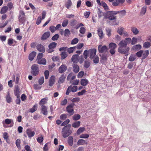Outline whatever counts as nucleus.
<instances>
[{
    "mask_svg": "<svg viewBox=\"0 0 151 151\" xmlns=\"http://www.w3.org/2000/svg\"><path fill=\"white\" fill-rule=\"evenodd\" d=\"M71 127L70 124L65 126L62 129V134L63 136L64 137H66L70 135L72 133V131L70 129Z\"/></svg>",
    "mask_w": 151,
    "mask_h": 151,
    "instance_id": "nucleus-1",
    "label": "nucleus"
},
{
    "mask_svg": "<svg viewBox=\"0 0 151 151\" xmlns=\"http://www.w3.org/2000/svg\"><path fill=\"white\" fill-rule=\"evenodd\" d=\"M149 54L148 50H141L136 53V55L138 58L141 57L142 60L146 58Z\"/></svg>",
    "mask_w": 151,
    "mask_h": 151,
    "instance_id": "nucleus-2",
    "label": "nucleus"
},
{
    "mask_svg": "<svg viewBox=\"0 0 151 151\" xmlns=\"http://www.w3.org/2000/svg\"><path fill=\"white\" fill-rule=\"evenodd\" d=\"M78 90V87L76 86H70L67 88L66 92V95H68L70 92H75Z\"/></svg>",
    "mask_w": 151,
    "mask_h": 151,
    "instance_id": "nucleus-3",
    "label": "nucleus"
},
{
    "mask_svg": "<svg viewBox=\"0 0 151 151\" xmlns=\"http://www.w3.org/2000/svg\"><path fill=\"white\" fill-rule=\"evenodd\" d=\"M32 74L36 76L38 74L39 72V70L38 65L36 64H34L31 67Z\"/></svg>",
    "mask_w": 151,
    "mask_h": 151,
    "instance_id": "nucleus-4",
    "label": "nucleus"
},
{
    "mask_svg": "<svg viewBox=\"0 0 151 151\" xmlns=\"http://www.w3.org/2000/svg\"><path fill=\"white\" fill-rule=\"evenodd\" d=\"M19 21L21 23H23L25 21V15L24 13L22 11H20L19 16Z\"/></svg>",
    "mask_w": 151,
    "mask_h": 151,
    "instance_id": "nucleus-5",
    "label": "nucleus"
},
{
    "mask_svg": "<svg viewBox=\"0 0 151 151\" xmlns=\"http://www.w3.org/2000/svg\"><path fill=\"white\" fill-rule=\"evenodd\" d=\"M129 50V47H119L118 48V52L121 53L125 54L127 53Z\"/></svg>",
    "mask_w": 151,
    "mask_h": 151,
    "instance_id": "nucleus-6",
    "label": "nucleus"
},
{
    "mask_svg": "<svg viewBox=\"0 0 151 151\" xmlns=\"http://www.w3.org/2000/svg\"><path fill=\"white\" fill-rule=\"evenodd\" d=\"M98 50L99 53H106L108 50V48L106 45H100L98 46Z\"/></svg>",
    "mask_w": 151,
    "mask_h": 151,
    "instance_id": "nucleus-7",
    "label": "nucleus"
},
{
    "mask_svg": "<svg viewBox=\"0 0 151 151\" xmlns=\"http://www.w3.org/2000/svg\"><path fill=\"white\" fill-rule=\"evenodd\" d=\"M96 50L95 49H91L89 50V57L90 59H92L96 56Z\"/></svg>",
    "mask_w": 151,
    "mask_h": 151,
    "instance_id": "nucleus-8",
    "label": "nucleus"
},
{
    "mask_svg": "<svg viewBox=\"0 0 151 151\" xmlns=\"http://www.w3.org/2000/svg\"><path fill=\"white\" fill-rule=\"evenodd\" d=\"M73 105L72 104H70L67 106L66 108V111L70 114V115H73L74 113V109H73Z\"/></svg>",
    "mask_w": 151,
    "mask_h": 151,
    "instance_id": "nucleus-9",
    "label": "nucleus"
},
{
    "mask_svg": "<svg viewBox=\"0 0 151 151\" xmlns=\"http://www.w3.org/2000/svg\"><path fill=\"white\" fill-rule=\"evenodd\" d=\"M67 69V67L64 64L61 65L59 68L58 71L60 73H63L66 71Z\"/></svg>",
    "mask_w": 151,
    "mask_h": 151,
    "instance_id": "nucleus-10",
    "label": "nucleus"
},
{
    "mask_svg": "<svg viewBox=\"0 0 151 151\" xmlns=\"http://www.w3.org/2000/svg\"><path fill=\"white\" fill-rule=\"evenodd\" d=\"M2 123L4 124H4H11V127L13 126L14 122L13 120L12 119H6L4 121H3Z\"/></svg>",
    "mask_w": 151,
    "mask_h": 151,
    "instance_id": "nucleus-11",
    "label": "nucleus"
},
{
    "mask_svg": "<svg viewBox=\"0 0 151 151\" xmlns=\"http://www.w3.org/2000/svg\"><path fill=\"white\" fill-rule=\"evenodd\" d=\"M26 133L27 134L28 137L31 138L34 136L35 134V132L32 131L30 129H27L26 130Z\"/></svg>",
    "mask_w": 151,
    "mask_h": 151,
    "instance_id": "nucleus-12",
    "label": "nucleus"
},
{
    "mask_svg": "<svg viewBox=\"0 0 151 151\" xmlns=\"http://www.w3.org/2000/svg\"><path fill=\"white\" fill-rule=\"evenodd\" d=\"M37 49L39 51L42 52H44L45 51V49L43 45L41 44L38 45L37 46Z\"/></svg>",
    "mask_w": 151,
    "mask_h": 151,
    "instance_id": "nucleus-13",
    "label": "nucleus"
},
{
    "mask_svg": "<svg viewBox=\"0 0 151 151\" xmlns=\"http://www.w3.org/2000/svg\"><path fill=\"white\" fill-rule=\"evenodd\" d=\"M65 78L66 76L64 74H62L59 78L58 83L59 84H61L63 83Z\"/></svg>",
    "mask_w": 151,
    "mask_h": 151,
    "instance_id": "nucleus-14",
    "label": "nucleus"
},
{
    "mask_svg": "<svg viewBox=\"0 0 151 151\" xmlns=\"http://www.w3.org/2000/svg\"><path fill=\"white\" fill-rule=\"evenodd\" d=\"M79 56L78 55H73L71 58V60L74 63H77L79 61Z\"/></svg>",
    "mask_w": 151,
    "mask_h": 151,
    "instance_id": "nucleus-15",
    "label": "nucleus"
},
{
    "mask_svg": "<svg viewBox=\"0 0 151 151\" xmlns=\"http://www.w3.org/2000/svg\"><path fill=\"white\" fill-rule=\"evenodd\" d=\"M73 70L75 73H77L79 71V67L78 65L75 64H73Z\"/></svg>",
    "mask_w": 151,
    "mask_h": 151,
    "instance_id": "nucleus-16",
    "label": "nucleus"
},
{
    "mask_svg": "<svg viewBox=\"0 0 151 151\" xmlns=\"http://www.w3.org/2000/svg\"><path fill=\"white\" fill-rule=\"evenodd\" d=\"M41 112L44 115H46L47 114V107L45 105H42L41 106Z\"/></svg>",
    "mask_w": 151,
    "mask_h": 151,
    "instance_id": "nucleus-17",
    "label": "nucleus"
},
{
    "mask_svg": "<svg viewBox=\"0 0 151 151\" xmlns=\"http://www.w3.org/2000/svg\"><path fill=\"white\" fill-rule=\"evenodd\" d=\"M55 81V77L54 76H51L49 81V85L51 86L53 85Z\"/></svg>",
    "mask_w": 151,
    "mask_h": 151,
    "instance_id": "nucleus-18",
    "label": "nucleus"
},
{
    "mask_svg": "<svg viewBox=\"0 0 151 151\" xmlns=\"http://www.w3.org/2000/svg\"><path fill=\"white\" fill-rule=\"evenodd\" d=\"M50 35V32H45L41 38L42 40H44L46 39L49 37Z\"/></svg>",
    "mask_w": 151,
    "mask_h": 151,
    "instance_id": "nucleus-19",
    "label": "nucleus"
},
{
    "mask_svg": "<svg viewBox=\"0 0 151 151\" xmlns=\"http://www.w3.org/2000/svg\"><path fill=\"white\" fill-rule=\"evenodd\" d=\"M131 31L134 35H137L139 33L138 29L134 27H131Z\"/></svg>",
    "mask_w": 151,
    "mask_h": 151,
    "instance_id": "nucleus-20",
    "label": "nucleus"
},
{
    "mask_svg": "<svg viewBox=\"0 0 151 151\" xmlns=\"http://www.w3.org/2000/svg\"><path fill=\"white\" fill-rule=\"evenodd\" d=\"M142 48V47L141 45L138 44L134 45L132 48V49L135 51H137L141 49Z\"/></svg>",
    "mask_w": 151,
    "mask_h": 151,
    "instance_id": "nucleus-21",
    "label": "nucleus"
},
{
    "mask_svg": "<svg viewBox=\"0 0 151 151\" xmlns=\"http://www.w3.org/2000/svg\"><path fill=\"white\" fill-rule=\"evenodd\" d=\"M73 137L72 136H69L68 138V142L70 146H72L73 144Z\"/></svg>",
    "mask_w": 151,
    "mask_h": 151,
    "instance_id": "nucleus-22",
    "label": "nucleus"
},
{
    "mask_svg": "<svg viewBox=\"0 0 151 151\" xmlns=\"http://www.w3.org/2000/svg\"><path fill=\"white\" fill-rule=\"evenodd\" d=\"M98 34L101 39H102L104 36L102 29L101 28H99L98 30Z\"/></svg>",
    "mask_w": 151,
    "mask_h": 151,
    "instance_id": "nucleus-23",
    "label": "nucleus"
},
{
    "mask_svg": "<svg viewBox=\"0 0 151 151\" xmlns=\"http://www.w3.org/2000/svg\"><path fill=\"white\" fill-rule=\"evenodd\" d=\"M80 82L81 85L85 86L88 84V81L87 79L86 78H83L81 79Z\"/></svg>",
    "mask_w": 151,
    "mask_h": 151,
    "instance_id": "nucleus-24",
    "label": "nucleus"
},
{
    "mask_svg": "<svg viewBox=\"0 0 151 151\" xmlns=\"http://www.w3.org/2000/svg\"><path fill=\"white\" fill-rule=\"evenodd\" d=\"M36 55V52L33 51L30 54L29 56V59L31 61L32 60Z\"/></svg>",
    "mask_w": 151,
    "mask_h": 151,
    "instance_id": "nucleus-25",
    "label": "nucleus"
},
{
    "mask_svg": "<svg viewBox=\"0 0 151 151\" xmlns=\"http://www.w3.org/2000/svg\"><path fill=\"white\" fill-rule=\"evenodd\" d=\"M86 144V142L83 139H79L77 142V145H84Z\"/></svg>",
    "mask_w": 151,
    "mask_h": 151,
    "instance_id": "nucleus-26",
    "label": "nucleus"
},
{
    "mask_svg": "<svg viewBox=\"0 0 151 151\" xmlns=\"http://www.w3.org/2000/svg\"><path fill=\"white\" fill-rule=\"evenodd\" d=\"M37 61V63L40 64L45 65L46 63V60L44 58L40 59Z\"/></svg>",
    "mask_w": 151,
    "mask_h": 151,
    "instance_id": "nucleus-27",
    "label": "nucleus"
},
{
    "mask_svg": "<svg viewBox=\"0 0 151 151\" xmlns=\"http://www.w3.org/2000/svg\"><path fill=\"white\" fill-rule=\"evenodd\" d=\"M124 31V28L121 27H119L117 30V33L120 35H122V33Z\"/></svg>",
    "mask_w": 151,
    "mask_h": 151,
    "instance_id": "nucleus-28",
    "label": "nucleus"
},
{
    "mask_svg": "<svg viewBox=\"0 0 151 151\" xmlns=\"http://www.w3.org/2000/svg\"><path fill=\"white\" fill-rule=\"evenodd\" d=\"M92 60L94 63L97 64L99 62V57L98 55H96L92 59H91Z\"/></svg>",
    "mask_w": 151,
    "mask_h": 151,
    "instance_id": "nucleus-29",
    "label": "nucleus"
},
{
    "mask_svg": "<svg viewBox=\"0 0 151 151\" xmlns=\"http://www.w3.org/2000/svg\"><path fill=\"white\" fill-rule=\"evenodd\" d=\"M6 99L7 102L8 103H10L12 101V99L9 95V91H8L7 92V95L6 96Z\"/></svg>",
    "mask_w": 151,
    "mask_h": 151,
    "instance_id": "nucleus-30",
    "label": "nucleus"
},
{
    "mask_svg": "<svg viewBox=\"0 0 151 151\" xmlns=\"http://www.w3.org/2000/svg\"><path fill=\"white\" fill-rule=\"evenodd\" d=\"M19 87L18 86H16L15 90H14V93L17 97L19 96Z\"/></svg>",
    "mask_w": 151,
    "mask_h": 151,
    "instance_id": "nucleus-31",
    "label": "nucleus"
},
{
    "mask_svg": "<svg viewBox=\"0 0 151 151\" xmlns=\"http://www.w3.org/2000/svg\"><path fill=\"white\" fill-rule=\"evenodd\" d=\"M109 48L110 49H115L117 47L116 44L114 43H110L109 45Z\"/></svg>",
    "mask_w": 151,
    "mask_h": 151,
    "instance_id": "nucleus-32",
    "label": "nucleus"
},
{
    "mask_svg": "<svg viewBox=\"0 0 151 151\" xmlns=\"http://www.w3.org/2000/svg\"><path fill=\"white\" fill-rule=\"evenodd\" d=\"M80 122L79 121H77L75 122L72 124V126L75 128L78 127L80 125Z\"/></svg>",
    "mask_w": 151,
    "mask_h": 151,
    "instance_id": "nucleus-33",
    "label": "nucleus"
},
{
    "mask_svg": "<svg viewBox=\"0 0 151 151\" xmlns=\"http://www.w3.org/2000/svg\"><path fill=\"white\" fill-rule=\"evenodd\" d=\"M151 46L150 43L148 42H144L143 44V47L145 48H149Z\"/></svg>",
    "mask_w": 151,
    "mask_h": 151,
    "instance_id": "nucleus-34",
    "label": "nucleus"
},
{
    "mask_svg": "<svg viewBox=\"0 0 151 151\" xmlns=\"http://www.w3.org/2000/svg\"><path fill=\"white\" fill-rule=\"evenodd\" d=\"M126 11L124 10H122L119 12V16L120 17H123L126 14Z\"/></svg>",
    "mask_w": 151,
    "mask_h": 151,
    "instance_id": "nucleus-35",
    "label": "nucleus"
},
{
    "mask_svg": "<svg viewBox=\"0 0 151 151\" xmlns=\"http://www.w3.org/2000/svg\"><path fill=\"white\" fill-rule=\"evenodd\" d=\"M8 9V7L6 6L3 7L1 9L0 13L2 14H4L6 13Z\"/></svg>",
    "mask_w": 151,
    "mask_h": 151,
    "instance_id": "nucleus-36",
    "label": "nucleus"
},
{
    "mask_svg": "<svg viewBox=\"0 0 151 151\" xmlns=\"http://www.w3.org/2000/svg\"><path fill=\"white\" fill-rule=\"evenodd\" d=\"M85 130V129L84 127H80L77 130V133L78 134H79L84 131Z\"/></svg>",
    "mask_w": 151,
    "mask_h": 151,
    "instance_id": "nucleus-37",
    "label": "nucleus"
},
{
    "mask_svg": "<svg viewBox=\"0 0 151 151\" xmlns=\"http://www.w3.org/2000/svg\"><path fill=\"white\" fill-rule=\"evenodd\" d=\"M124 41L125 44L127 45L128 43H130L132 41L131 38L130 37L126 38L124 40H123Z\"/></svg>",
    "mask_w": 151,
    "mask_h": 151,
    "instance_id": "nucleus-38",
    "label": "nucleus"
},
{
    "mask_svg": "<svg viewBox=\"0 0 151 151\" xmlns=\"http://www.w3.org/2000/svg\"><path fill=\"white\" fill-rule=\"evenodd\" d=\"M76 48V47H70L68 49V52L69 54L73 52Z\"/></svg>",
    "mask_w": 151,
    "mask_h": 151,
    "instance_id": "nucleus-39",
    "label": "nucleus"
},
{
    "mask_svg": "<svg viewBox=\"0 0 151 151\" xmlns=\"http://www.w3.org/2000/svg\"><path fill=\"white\" fill-rule=\"evenodd\" d=\"M89 137V135L87 134H81L79 138H81L86 139L88 138Z\"/></svg>",
    "mask_w": 151,
    "mask_h": 151,
    "instance_id": "nucleus-40",
    "label": "nucleus"
},
{
    "mask_svg": "<svg viewBox=\"0 0 151 151\" xmlns=\"http://www.w3.org/2000/svg\"><path fill=\"white\" fill-rule=\"evenodd\" d=\"M107 60V58L106 55H102L101 56V63H104Z\"/></svg>",
    "mask_w": 151,
    "mask_h": 151,
    "instance_id": "nucleus-41",
    "label": "nucleus"
},
{
    "mask_svg": "<svg viewBox=\"0 0 151 151\" xmlns=\"http://www.w3.org/2000/svg\"><path fill=\"white\" fill-rule=\"evenodd\" d=\"M57 44L55 42H52L49 45V47L50 49L54 48L56 46Z\"/></svg>",
    "mask_w": 151,
    "mask_h": 151,
    "instance_id": "nucleus-42",
    "label": "nucleus"
},
{
    "mask_svg": "<svg viewBox=\"0 0 151 151\" xmlns=\"http://www.w3.org/2000/svg\"><path fill=\"white\" fill-rule=\"evenodd\" d=\"M81 117L78 114H76L73 116V118L74 120H77Z\"/></svg>",
    "mask_w": 151,
    "mask_h": 151,
    "instance_id": "nucleus-43",
    "label": "nucleus"
},
{
    "mask_svg": "<svg viewBox=\"0 0 151 151\" xmlns=\"http://www.w3.org/2000/svg\"><path fill=\"white\" fill-rule=\"evenodd\" d=\"M72 4V3L71 0H68L66 4V7L67 8L69 9Z\"/></svg>",
    "mask_w": 151,
    "mask_h": 151,
    "instance_id": "nucleus-44",
    "label": "nucleus"
},
{
    "mask_svg": "<svg viewBox=\"0 0 151 151\" xmlns=\"http://www.w3.org/2000/svg\"><path fill=\"white\" fill-rule=\"evenodd\" d=\"M83 56L85 59H87L88 57V55L89 56V50H85L83 52Z\"/></svg>",
    "mask_w": 151,
    "mask_h": 151,
    "instance_id": "nucleus-45",
    "label": "nucleus"
},
{
    "mask_svg": "<svg viewBox=\"0 0 151 151\" xmlns=\"http://www.w3.org/2000/svg\"><path fill=\"white\" fill-rule=\"evenodd\" d=\"M124 41L123 40L121 41L119 43L118 45L119 47H126L127 45L125 44Z\"/></svg>",
    "mask_w": 151,
    "mask_h": 151,
    "instance_id": "nucleus-46",
    "label": "nucleus"
},
{
    "mask_svg": "<svg viewBox=\"0 0 151 151\" xmlns=\"http://www.w3.org/2000/svg\"><path fill=\"white\" fill-rule=\"evenodd\" d=\"M70 32L69 29H65L64 31V35L65 36H68L70 34Z\"/></svg>",
    "mask_w": 151,
    "mask_h": 151,
    "instance_id": "nucleus-47",
    "label": "nucleus"
},
{
    "mask_svg": "<svg viewBox=\"0 0 151 151\" xmlns=\"http://www.w3.org/2000/svg\"><path fill=\"white\" fill-rule=\"evenodd\" d=\"M61 58L62 59H64L67 56V54L66 52H63L61 54Z\"/></svg>",
    "mask_w": 151,
    "mask_h": 151,
    "instance_id": "nucleus-48",
    "label": "nucleus"
},
{
    "mask_svg": "<svg viewBox=\"0 0 151 151\" xmlns=\"http://www.w3.org/2000/svg\"><path fill=\"white\" fill-rule=\"evenodd\" d=\"M100 5L102 6L107 11L108 10V6L106 4L105 2H102L101 3V5Z\"/></svg>",
    "mask_w": 151,
    "mask_h": 151,
    "instance_id": "nucleus-49",
    "label": "nucleus"
},
{
    "mask_svg": "<svg viewBox=\"0 0 151 151\" xmlns=\"http://www.w3.org/2000/svg\"><path fill=\"white\" fill-rule=\"evenodd\" d=\"M68 19H65L63 20L62 25L63 27H65L67 26L68 23Z\"/></svg>",
    "mask_w": 151,
    "mask_h": 151,
    "instance_id": "nucleus-50",
    "label": "nucleus"
},
{
    "mask_svg": "<svg viewBox=\"0 0 151 151\" xmlns=\"http://www.w3.org/2000/svg\"><path fill=\"white\" fill-rule=\"evenodd\" d=\"M137 39L136 37H133L132 38V40L131 44L134 45L137 42Z\"/></svg>",
    "mask_w": 151,
    "mask_h": 151,
    "instance_id": "nucleus-51",
    "label": "nucleus"
},
{
    "mask_svg": "<svg viewBox=\"0 0 151 151\" xmlns=\"http://www.w3.org/2000/svg\"><path fill=\"white\" fill-rule=\"evenodd\" d=\"M44 77L43 76L40 77V78L38 82L39 84L42 85L44 82Z\"/></svg>",
    "mask_w": 151,
    "mask_h": 151,
    "instance_id": "nucleus-52",
    "label": "nucleus"
},
{
    "mask_svg": "<svg viewBox=\"0 0 151 151\" xmlns=\"http://www.w3.org/2000/svg\"><path fill=\"white\" fill-rule=\"evenodd\" d=\"M136 59V56L134 55H131L129 58V60L130 61H133Z\"/></svg>",
    "mask_w": 151,
    "mask_h": 151,
    "instance_id": "nucleus-53",
    "label": "nucleus"
},
{
    "mask_svg": "<svg viewBox=\"0 0 151 151\" xmlns=\"http://www.w3.org/2000/svg\"><path fill=\"white\" fill-rule=\"evenodd\" d=\"M119 11H111L109 13L110 15L114 16L115 15L119 13Z\"/></svg>",
    "mask_w": 151,
    "mask_h": 151,
    "instance_id": "nucleus-54",
    "label": "nucleus"
},
{
    "mask_svg": "<svg viewBox=\"0 0 151 151\" xmlns=\"http://www.w3.org/2000/svg\"><path fill=\"white\" fill-rule=\"evenodd\" d=\"M147 6H145L143 7L142 9L141 13L142 14L144 15L146 12Z\"/></svg>",
    "mask_w": 151,
    "mask_h": 151,
    "instance_id": "nucleus-55",
    "label": "nucleus"
},
{
    "mask_svg": "<svg viewBox=\"0 0 151 151\" xmlns=\"http://www.w3.org/2000/svg\"><path fill=\"white\" fill-rule=\"evenodd\" d=\"M37 105H35L33 107L30 109V112L31 113H33L37 109Z\"/></svg>",
    "mask_w": 151,
    "mask_h": 151,
    "instance_id": "nucleus-56",
    "label": "nucleus"
},
{
    "mask_svg": "<svg viewBox=\"0 0 151 151\" xmlns=\"http://www.w3.org/2000/svg\"><path fill=\"white\" fill-rule=\"evenodd\" d=\"M111 29L108 28L106 29V34L109 36V37L111 35Z\"/></svg>",
    "mask_w": 151,
    "mask_h": 151,
    "instance_id": "nucleus-57",
    "label": "nucleus"
},
{
    "mask_svg": "<svg viewBox=\"0 0 151 151\" xmlns=\"http://www.w3.org/2000/svg\"><path fill=\"white\" fill-rule=\"evenodd\" d=\"M90 65V63L88 61L85 60L84 66L85 68H88Z\"/></svg>",
    "mask_w": 151,
    "mask_h": 151,
    "instance_id": "nucleus-58",
    "label": "nucleus"
},
{
    "mask_svg": "<svg viewBox=\"0 0 151 151\" xmlns=\"http://www.w3.org/2000/svg\"><path fill=\"white\" fill-rule=\"evenodd\" d=\"M86 92V90L83 89L81 91L78 92L77 94L78 96H81L83 95Z\"/></svg>",
    "mask_w": 151,
    "mask_h": 151,
    "instance_id": "nucleus-59",
    "label": "nucleus"
},
{
    "mask_svg": "<svg viewBox=\"0 0 151 151\" xmlns=\"http://www.w3.org/2000/svg\"><path fill=\"white\" fill-rule=\"evenodd\" d=\"M80 101V98L76 97L73 98L71 100L73 102H78Z\"/></svg>",
    "mask_w": 151,
    "mask_h": 151,
    "instance_id": "nucleus-60",
    "label": "nucleus"
},
{
    "mask_svg": "<svg viewBox=\"0 0 151 151\" xmlns=\"http://www.w3.org/2000/svg\"><path fill=\"white\" fill-rule=\"evenodd\" d=\"M122 35H123L124 37H128L129 36V35L128 32L125 31H124L122 33Z\"/></svg>",
    "mask_w": 151,
    "mask_h": 151,
    "instance_id": "nucleus-61",
    "label": "nucleus"
},
{
    "mask_svg": "<svg viewBox=\"0 0 151 151\" xmlns=\"http://www.w3.org/2000/svg\"><path fill=\"white\" fill-rule=\"evenodd\" d=\"M47 101V99L45 98L42 99L40 101V104L41 105V104H44L46 103Z\"/></svg>",
    "mask_w": 151,
    "mask_h": 151,
    "instance_id": "nucleus-62",
    "label": "nucleus"
},
{
    "mask_svg": "<svg viewBox=\"0 0 151 151\" xmlns=\"http://www.w3.org/2000/svg\"><path fill=\"white\" fill-rule=\"evenodd\" d=\"M59 35L58 34H56L52 37V39L53 40H57L58 38H59Z\"/></svg>",
    "mask_w": 151,
    "mask_h": 151,
    "instance_id": "nucleus-63",
    "label": "nucleus"
},
{
    "mask_svg": "<svg viewBox=\"0 0 151 151\" xmlns=\"http://www.w3.org/2000/svg\"><path fill=\"white\" fill-rule=\"evenodd\" d=\"M67 116L66 114H63L60 115V118L62 120H65Z\"/></svg>",
    "mask_w": 151,
    "mask_h": 151,
    "instance_id": "nucleus-64",
    "label": "nucleus"
}]
</instances>
